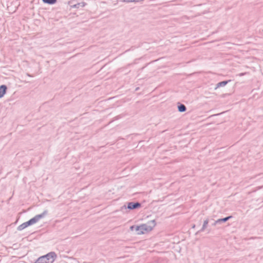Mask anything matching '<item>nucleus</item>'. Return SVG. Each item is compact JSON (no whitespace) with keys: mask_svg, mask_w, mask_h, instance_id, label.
<instances>
[{"mask_svg":"<svg viewBox=\"0 0 263 263\" xmlns=\"http://www.w3.org/2000/svg\"><path fill=\"white\" fill-rule=\"evenodd\" d=\"M156 226L155 220L148 221L145 223L140 225H134L130 227L129 229L132 232H135L137 235H143L151 232Z\"/></svg>","mask_w":263,"mask_h":263,"instance_id":"f257e3e1","label":"nucleus"},{"mask_svg":"<svg viewBox=\"0 0 263 263\" xmlns=\"http://www.w3.org/2000/svg\"><path fill=\"white\" fill-rule=\"evenodd\" d=\"M56 258V254L53 252H51L39 257L34 263H53Z\"/></svg>","mask_w":263,"mask_h":263,"instance_id":"f03ea898","label":"nucleus"},{"mask_svg":"<svg viewBox=\"0 0 263 263\" xmlns=\"http://www.w3.org/2000/svg\"><path fill=\"white\" fill-rule=\"evenodd\" d=\"M47 214L48 211L47 210H45L41 214L35 215L34 217L29 220L30 226L39 222L41 219L44 218Z\"/></svg>","mask_w":263,"mask_h":263,"instance_id":"7ed1b4c3","label":"nucleus"},{"mask_svg":"<svg viewBox=\"0 0 263 263\" xmlns=\"http://www.w3.org/2000/svg\"><path fill=\"white\" fill-rule=\"evenodd\" d=\"M141 206V204L138 202H129L127 204V208L130 210H134L139 208Z\"/></svg>","mask_w":263,"mask_h":263,"instance_id":"20e7f679","label":"nucleus"},{"mask_svg":"<svg viewBox=\"0 0 263 263\" xmlns=\"http://www.w3.org/2000/svg\"><path fill=\"white\" fill-rule=\"evenodd\" d=\"M7 86L5 85H2L0 86V98H3L6 93Z\"/></svg>","mask_w":263,"mask_h":263,"instance_id":"39448f33","label":"nucleus"},{"mask_svg":"<svg viewBox=\"0 0 263 263\" xmlns=\"http://www.w3.org/2000/svg\"><path fill=\"white\" fill-rule=\"evenodd\" d=\"M30 226V224L29 221H28L27 222H25L22 223L20 226H19L17 227V230L22 231V230H24V229H25L26 228H27V227H28V226Z\"/></svg>","mask_w":263,"mask_h":263,"instance_id":"423d86ee","label":"nucleus"},{"mask_svg":"<svg viewBox=\"0 0 263 263\" xmlns=\"http://www.w3.org/2000/svg\"><path fill=\"white\" fill-rule=\"evenodd\" d=\"M228 83V81H227L219 82L217 84L215 89H217V88L220 87H223V86H226Z\"/></svg>","mask_w":263,"mask_h":263,"instance_id":"0eeeda50","label":"nucleus"},{"mask_svg":"<svg viewBox=\"0 0 263 263\" xmlns=\"http://www.w3.org/2000/svg\"><path fill=\"white\" fill-rule=\"evenodd\" d=\"M178 110L180 112H184L186 110V107L183 104H181L178 106Z\"/></svg>","mask_w":263,"mask_h":263,"instance_id":"6e6552de","label":"nucleus"},{"mask_svg":"<svg viewBox=\"0 0 263 263\" xmlns=\"http://www.w3.org/2000/svg\"><path fill=\"white\" fill-rule=\"evenodd\" d=\"M44 3L52 5L56 3L57 0H42Z\"/></svg>","mask_w":263,"mask_h":263,"instance_id":"1a4fd4ad","label":"nucleus"},{"mask_svg":"<svg viewBox=\"0 0 263 263\" xmlns=\"http://www.w3.org/2000/svg\"><path fill=\"white\" fill-rule=\"evenodd\" d=\"M208 223H209L208 219H205L203 221V226H202V227L201 231H203L207 227Z\"/></svg>","mask_w":263,"mask_h":263,"instance_id":"9d476101","label":"nucleus"},{"mask_svg":"<svg viewBox=\"0 0 263 263\" xmlns=\"http://www.w3.org/2000/svg\"><path fill=\"white\" fill-rule=\"evenodd\" d=\"M232 217V216H228V217H225L224 218H221V220L222 221V222H226L227 221H228L229 219H230Z\"/></svg>","mask_w":263,"mask_h":263,"instance_id":"9b49d317","label":"nucleus"},{"mask_svg":"<svg viewBox=\"0 0 263 263\" xmlns=\"http://www.w3.org/2000/svg\"><path fill=\"white\" fill-rule=\"evenodd\" d=\"M222 222V221L221 219H218L216 220V223H218V224H221Z\"/></svg>","mask_w":263,"mask_h":263,"instance_id":"f8f14e48","label":"nucleus"},{"mask_svg":"<svg viewBox=\"0 0 263 263\" xmlns=\"http://www.w3.org/2000/svg\"><path fill=\"white\" fill-rule=\"evenodd\" d=\"M80 5H81V4H78L77 5H74V7H76V8H78L79 6H80ZM81 6H84V4H82Z\"/></svg>","mask_w":263,"mask_h":263,"instance_id":"ddd939ff","label":"nucleus"},{"mask_svg":"<svg viewBox=\"0 0 263 263\" xmlns=\"http://www.w3.org/2000/svg\"><path fill=\"white\" fill-rule=\"evenodd\" d=\"M123 2L125 3H130L133 2V0H123Z\"/></svg>","mask_w":263,"mask_h":263,"instance_id":"4468645a","label":"nucleus"},{"mask_svg":"<svg viewBox=\"0 0 263 263\" xmlns=\"http://www.w3.org/2000/svg\"><path fill=\"white\" fill-rule=\"evenodd\" d=\"M245 74V73H240L238 74V76L239 77H241V76H243Z\"/></svg>","mask_w":263,"mask_h":263,"instance_id":"2eb2a0df","label":"nucleus"},{"mask_svg":"<svg viewBox=\"0 0 263 263\" xmlns=\"http://www.w3.org/2000/svg\"><path fill=\"white\" fill-rule=\"evenodd\" d=\"M218 224V223H216V221L214 222V223L213 224V226H216V224Z\"/></svg>","mask_w":263,"mask_h":263,"instance_id":"dca6fc26","label":"nucleus"}]
</instances>
